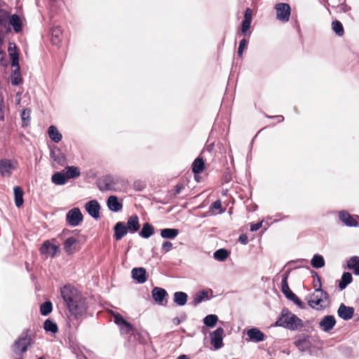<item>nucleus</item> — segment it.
Returning a JSON list of instances; mask_svg holds the SVG:
<instances>
[{
    "mask_svg": "<svg viewBox=\"0 0 359 359\" xmlns=\"http://www.w3.org/2000/svg\"><path fill=\"white\" fill-rule=\"evenodd\" d=\"M60 294L72 316L78 318L86 312V298L75 287L71 285H65L60 289Z\"/></svg>",
    "mask_w": 359,
    "mask_h": 359,
    "instance_id": "f257e3e1",
    "label": "nucleus"
},
{
    "mask_svg": "<svg viewBox=\"0 0 359 359\" xmlns=\"http://www.w3.org/2000/svg\"><path fill=\"white\" fill-rule=\"evenodd\" d=\"M31 343V337L27 333L22 334L12 346L14 359H23V354L27 351Z\"/></svg>",
    "mask_w": 359,
    "mask_h": 359,
    "instance_id": "f03ea898",
    "label": "nucleus"
},
{
    "mask_svg": "<svg viewBox=\"0 0 359 359\" xmlns=\"http://www.w3.org/2000/svg\"><path fill=\"white\" fill-rule=\"evenodd\" d=\"M302 320L287 310L282 311L281 316L276 322V325L290 330H295L301 325Z\"/></svg>",
    "mask_w": 359,
    "mask_h": 359,
    "instance_id": "7ed1b4c3",
    "label": "nucleus"
},
{
    "mask_svg": "<svg viewBox=\"0 0 359 359\" xmlns=\"http://www.w3.org/2000/svg\"><path fill=\"white\" fill-rule=\"evenodd\" d=\"M290 270H287L282 277L281 280V291L285 297L292 301L294 304L298 306L299 308H302V302L299 297L290 289L287 283V278L289 276Z\"/></svg>",
    "mask_w": 359,
    "mask_h": 359,
    "instance_id": "20e7f679",
    "label": "nucleus"
},
{
    "mask_svg": "<svg viewBox=\"0 0 359 359\" xmlns=\"http://www.w3.org/2000/svg\"><path fill=\"white\" fill-rule=\"evenodd\" d=\"M276 11V18L279 21L286 22L289 21L291 8L287 3H278L275 5Z\"/></svg>",
    "mask_w": 359,
    "mask_h": 359,
    "instance_id": "39448f33",
    "label": "nucleus"
},
{
    "mask_svg": "<svg viewBox=\"0 0 359 359\" xmlns=\"http://www.w3.org/2000/svg\"><path fill=\"white\" fill-rule=\"evenodd\" d=\"M66 219L70 226H76L82 222L83 215L78 208H74L67 213Z\"/></svg>",
    "mask_w": 359,
    "mask_h": 359,
    "instance_id": "423d86ee",
    "label": "nucleus"
},
{
    "mask_svg": "<svg viewBox=\"0 0 359 359\" xmlns=\"http://www.w3.org/2000/svg\"><path fill=\"white\" fill-rule=\"evenodd\" d=\"M17 163L7 158L0 161V172L4 177H10L12 171L15 170Z\"/></svg>",
    "mask_w": 359,
    "mask_h": 359,
    "instance_id": "0eeeda50",
    "label": "nucleus"
},
{
    "mask_svg": "<svg viewBox=\"0 0 359 359\" xmlns=\"http://www.w3.org/2000/svg\"><path fill=\"white\" fill-rule=\"evenodd\" d=\"M224 329L222 327L217 328L210 334L211 344L215 349H219L223 346Z\"/></svg>",
    "mask_w": 359,
    "mask_h": 359,
    "instance_id": "6e6552de",
    "label": "nucleus"
},
{
    "mask_svg": "<svg viewBox=\"0 0 359 359\" xmlns=\"http://www.w3.org/2000/svg\"><path fill=\"white\" fill-rule=\"evenodd\" d=\"M311 337L306 334H302L299 336L298 339L295 340L294 344L301 351H310L311 342Z\"/></svg>",
    "mask_w": 359,
    "mask_h": 359,
    "instance_id": "1a4fd4ad",
    "label": "nucleus"
},
{
    "mask_svg": "<svg viewBox=\"0 0 359 359\" xmlns=\"http://www.w3.org/2000/svg\"><path fill=\"white\" fill-rule=\"evenodd\" d=\"M86 210L94 219L100 218V205L95 200H91L86 204Z\"/></svg>",
    "mask_w": 359,
    "mask_h": 359,
    "instance_id": "9d476101",
    "label": "nucleus"
},
{
    "mask_svg": "<svg viewBox=\"0 0 359 359\" xmlns=\"http://www.w3.org/2000/svg\"><path fill=\"white\" fill-rule=\"evenodd\" d=\"M59 250V247L56 245L52 244L49 241L43 242L40 248V252L42 255H49L54 257Z\"/></svg>",
    "mask_w": 359,
    "mask_h": 359,
    "instance_id": "9b49d317",
    "label": "nucleus"
},
{
    "mask_svg": "<svg viewBox=\"0 0 359 359\" xmlns=\"http://www.w3.org/2000/svg\"><path fill=\"white\" fill-rule=\"evenodd\" d=\"M329 304V298L327 292L321 289H316V306L325 308Z\"/></svg>",
    "mask_w": 359,
    "mask_h": 359,
    "instance_id": "f8f14e48",
    "label": "nucleus"
},
{
    "mask_svg": "<svg viewBox=\"0 0 359 359\" xmlns=\"http://www.w3.org/2000/svg\"><path fill=\"white\" fill-rule=\"evenodd\" d=\"M337 313L341 318L348 320L352 318L354 313V309L341 304L338 309Z\"/></svg>",
    "mask_w": 359,
    "mask_h": 359,
    "instance_id": "ddd939ff",
    "label": "nucleus"
},
{
    "mask_svg": "<svg viewBox=\"0 0 359 359\" xmlns=\"http://www.w3.org/2000/svg\"><path fill=\"white\" fill-rule=\"evenodd\" d=\"M126 227L128 231L130 233H135L137 232L140 227L139 217L137 215L129 217L127 220Z\"/></svg>",
    "mask_w": 359,
    "mask_h": 359,
    "instance_id": "4468645a",
    "label": "nucleus"
},
{
    "mask_svg": "<svg viewBox=\"0 0 359 359\" xmlns=\"http://www.w3.org/2000/svg\"><path fill=\"white\" fill-rule=\"evenodd\" d=\"M151 295L156 302L163 305V300L168 296V293L163 288L155 287L151 291Z\"/></svg>",
    "mask_w": 359,
    "mask_h": 359,
    "instance_id": "2eb2a0df",
    "label": "nucleus"
},
{
    "mask_svg": "<svg viewBox=\"0 0 359 359\" xmlns=\"http://www.w3.org/2000/svg\"><path fill=\"white\" fill-rule=\"evenodd\" d=\"M114 238L116 241H120L129 233L126 227V224L123 222H117L114 227Z\"/></svg>",
    "mask_w": 359,
    "mask_h": 359,
    "instance_id": "dca6fc26",
    "label": "nucleus"
},
{
    "mask_svg": "<svg viewBox=\"0 0 359 359\" xmlns=\"http://www.w3.org/2000/svg\"><path fill=\"white\" fill-rule=\"evenodd\" d=\"M132 278L139 283H144L147 281V272L142 267L134 268L132 271Z\"/></svg>",
    "mask_w": 359,
    "mask_h": 359,
    "instance_id": "f3484780",
    "label": "nucleus"
},
{
    "mask_svg": "<svg viewBox=\"0 0 359 359\" xmlns=\"http://www.w3.org/2000/svg\"><path fill=\"white\" fill-rule=\"evenodd\" d=\"M9 21V13L5 9L2 8V1L0 0V30L5 29L9 31L10 28L8 26Z\"/></svg>",
    "mask_w": 359,
    "mask_h": 359,
    "instance_id": "a211bd4d",
    "label": "nucleus"
},
{
    "mask_svg": "<svg viewBox=\"0 0 359 359\" xmlns=\"http://www.w3.org/2000/svg\"><path fill=\"white\" fill-rule=\"evenodd\" d=\"M339 219L346 226H357L358 222L353 216L346 211H341L339 214Z\"/></svg>",
    "mask_w": 359,
    "mask_h": 359,
    "instance_id": "6ab92c4d",
    "label": "nucleus"
},
{
    "mask_svg": "<svg viewBox=\"0 0 359 359\" xmlns=\"http://www.w3.org/2000/svg\"><path fill=\"white\" fill-rule=\"evenodd\" d=\"M336 324L335 318L333 316H326L319 323V326L325 332L331 330Z\"/></svg>",
    "mask_w": 359,
    "mask_h": 359,
    "instance_id": "aec40b11",
    "label": "nucleus"
},
{
    "mask_svg": "<svg viewBox=\"0 0 359 359\" xmlns=\"http://www.w3.org/2000/svg\"><path fill=\"white\" fill-rule=\"evenodd\" d=\"M77 240L74 237L67 238L64 242V250L68 255H72L76 251Z\"/></svg>",
    "mask_w": 359,
    "mask_h": 359,
    "instance_id": "412c9836",
    "label": "nucleus"
},
{
    "mask_svg": "<svg viewBox=\"0 0 359 359\" xmlns=\"http://www.w3.org/2000/svg\"><path fill=\"white\" fill-rule=\"evenodd\" d=\"M108 208L112 212H118L123 208L122 203L119 202L117 196H110L107 199Z\"/></svg>",
    "mask_w": 359,
    "mask_h": 359,
    "instance_id": "4be33fe9",
    "label": "nucleus"
},
{
    "mask_svg": "<svg viewBox=\"0 0 359 359\" xmlns=\"http://www.w3.org/2000/svg\"><path fill=\"white\" fill-rule=\"evenodd\" d=\"M247 334L255 342H260L264 340V334L255 327L248 330Z\"/></svg>",
    "mask_w": 359,
    "mask_h": 359,
    "instance_id": "5701e85b",
    "label": "nucleus"
},
{
    "mask_svg": "<svg viewBox=\"0 0 359 359\" xmlns=\"http://www.w3.org/2000/svg\"><path fill=\"white\" fill-rule=\"evenodd\" d=\"M112 178L111 176H105L97 182V187L101 191H106L112 188Z\"/></svg>",
    "mask_w": 359,
    "mask_h": 359,
    "instance_id": "b1692460",
    "label": "nucleus"
},
{
    "mask_svg": "<svg viewBox=\"0 0 359 359\" xmlns=\"http://www.w3.org/2000/svg\"><path fill=\"white\" fill-rule=\"evenodd\" d=\"M16 48H17L15 43H9L8 52L11 59V65L18 67L19 55Z\"/></svg>",
    "mask_w": 359,
    "mask_h": 359,
    "instance_id": "393cba45",
    "label": "nucleus"
},
{
    "mask_svg": "<svg viewBox=\"0 0 359 359\" xmlns=\"http://www.w3.org/2000/svg\"><path fill=\"white\" fill-rule=\"evenodd\" d=\"M50 156L51 159H53V161H54L55 162L60 165L64 164L65 161L64 154L62 153L61 150L57 147H55L53 149H51Z\"/></svg>",
    "mask_w": 359,
    "mask_h": 359,
    "instance_id": "a878e982",
    "label": "nucleus"
},
{
    "mask_svg": "<svg viewBox=\"0 0 359 359\" xmlns=\"http://www.w3.org/2000/svg\"><path fill=\"white\" fill-rule=\"evenodd\" d=\"M155 233L154 226L147 222L144 223L142 226L141 231L139 232V235L143 238H149L151 236H153Z\"/></svg>",
    "mask_w": 359,
    "mask_h": 359,
    "instance_id": "bb28decb",
    "label": "nucleus"
},
{
    "mask_svg": "<svg viewBox=\"0 0 359 359\" xmlns=\"http://www.w3.org/2000/svg\"><path fill=\"white\" fill-rule=\"evenodd\" d=\"M8 25H11L13 27L15 32L16 33H18L22 30V20L16 14H14L11 17L8 21Z\"/></svg>",
    "mask_w": 359,
    "mask_h": 359,
    "instance_id": "cd10ccee",
    "label": "nucleus"
},
{
    "mask_svg": "<svg viewBox=\"0 0 359 359\" xmlns=\"http://www.w3.org/2000/svg\"><path fill=\"white\" fill-rule=\"evenodd\" d=\"M347 268L353 270L355 275L359 276V257H351L347 261Z\"/></svg>",
    "mask_w": 359,
    "mask_h": 359,
    "instance_id": "c85d7f7f",
    "label": "nucleus"
},
{
    "mask_svg": "<svg viewBox=\"0 0 359 359\" xmlns=\"http://www.w3.org/2000/svg\"><path fill=\"white\" fill-rule=\"evenodd\" d=\"M188 299V295L184 292H175L173 295L174 302L180 306H184Z\"/></svg>",
    "mask_w": 359,
    "mask_h": 359,
    "instance_id": "c756f323",
    "label": "nucleus"
},
{
    "mask_svg": "<svg viewBox=\"0 0 359 359\" xmlns=\"http://www.w3.org/2000/svg\"><path fill=\"white\" fill-rule=\"evenodd\" d=\"M14 192V199L15 204L16 207L20 208L22 205L24 200H23V190L20 187H15L13 189Z\"/></svg>",
    "mask_w": 359,
    "mask_h": 359,
    "instance_id": "7c9ffc66",
    "label": "nucleus"
},
{
    "mask_svg": "<svg viewBox=\"0 0 359 359\" xmlns=\"http://www.w3.org/2000/svg\"><path fill=\"white\" fill-rule=\"evenodd\" d=\"M49 137L55 143H58L62 138V134L59 132L57 128L54 126H50L48 129Z\"/></svg>",
    "mask_w": 359,
    "mask_h": 359,
    "instance_id": "2f4dec72",
    "label": "nucleus"
},
{
    "mask_svg": "<svg viewBox=\"0 0 359 359\" xmlns=\"http://www.w3.org/2000/svg\"><path fill=\"white\" fill-rule=\"evenodd\" d=\"M51 180L56 185H64L67 181V177L65 173L56 172L52 175Z\"/></svg>",
    "mask_w": 359,
    "mask_h": 359,
    "instance_id": "473e14b6",
    "label": "nucleus"
},
{
    "mask_svg": "<svg viewBox=\"0 0 359 359\" xmlns=\"http://www.w3.org/2000/svg\"><path fill=\"white\" fill-rule=\"evenodd\" d=\"M179 234V230L177 229H161V236L163 238L174 239Z\"/></svg>",
    "mask_w": 359,
    "mask_h": 359,
    "instance_id": "72a5a7b5",
    "label": "nucleus"
},
{
    "mask_svg": "<svg viewBox=\"0 0 359 359\" xmlns=\"http://www.w3.org/2000/svg\"><path fill=\"white\" fill-rule=\"evenodd\" d=\"M353 280V277L351 273L344 272L342 274L341 280L339 283V287L341 290H343L346 286L350 284Z\"/></svg>",
    "mask_w": 359,
    "mask_h": 359,
    "instance_id": "f704fd0d",
    "label": "nucleus"
},
{
    "mask_svg": "<svg viewBox=\"0 0 359 359\" xmlns=\"http://www.w3.org/2000/svg\"><path fill=\"white\" fill-rule=\"evenodd\" d=\"M15 67L13 70L11 76V83L13 86H18L22 82V78L20 72V65L13 66Z\"/></svg>",
    "mask_w": 359,
    "mask_h": 359,
    "instance_id": "c9c22d12",
    "label": "nucleus"
},
{
    "mask_svg": "<svg viewBox=\"0 0 359 359\" xmlns=\"http://www.w3.org/2000/svg\"><path fill=\"white\" fill-rule=\"evenodd\" d=\"M205 168L204 161L201 158L194 160L192 164V172L194 174H199L203 172Z\"/></svg>",
    "mask_w": 359,
    "mask_h": 359,
    "instance_id": "e433bc0d",
    "label": "nucleus"
},
{
    "mask_svg": "<svg viewBox=\"0 0 359 359\" xmlns=\"http://www.w3.org/2000/svg\"><path fill=\"white\" fill-rule=\"evenodd\" d=\"M208 299V292L202 290L196 292L194 296L193 304L196 306L201 304L202 302L205 301Z\"/></svg>",
    "mask_w": 359,
    "mask_h": 359,
    "instance_id": "4c0bfd02",
    "label": "nucleus"
},
{
    "mask_svg": "<svg viewBox=\"0 0 359 359\" xmlns=\"http://www.w3.org/2000/svg\"><path fill=\"white\" fill-rule=\"evenodd\" d=\"M66 173L65 175L68 179L75 178L80 176L81 172L77 167L75 166H67L65 168Z\"/></svg>",
    "mask_w": 359,
    "mask_h": 359,
    "instance_id": "58836bf2",
    "label": "nucleus"
},
{
    "mask_svg": "<svg viewBox=\"0 0 359 359\" xmlns=\"http://www.w3.org/2000/svg\"><path fill=\"white\" fill-rule=\"evenodd\" d=\"M51 41L53 43L57 44L60 40L62 36V30L60 27H55L52 28L51 29Z\"/></svg>",
    "mask_w": 359,
    "mask_h": 359,
    "instance_id": "ea45409f",
    "label": "nucleus"
},
{
    "mask_svg": "<svg viewBox=\"0 0 359 359\" xmlns=\"http://www.w3.org/2000/svg\"><path fill=\"white\" fill-rule=\"evenodd\" d=\"M43 329L46 332H50L53 334L56 333L58 331L57 324L49 319L45 320L43 323Z\"/></svg>",
    "mask_w": 359,
    "mask_h": 359,
    "instance_id": "a19ab883",
    "label": "nucleus"
},
{
    "mask_svg": "<svg viewBox=\"0 0 359 359\" xmlns=\"http://www.w3.org/2000/svg\"><path fill=\"white\" fill-rule=\"evenodd\" d=\"M332 29L339 36H341L344 33V27L339 20H334L332 22Z\"/></svg>",
    "mask_w": 359,
    "mask_h": 359,
    "instance_id": "79ce46f5",
    "label": "nucleus"
},
{
    "mask_svg": "<svg viewBox=\"0 0 359 359\" xmlns=\"http://www.w3.org/2000/svg\"><path fill=\"white\" fill-rule=\"evenodd\" d=\"M218 320V318L216 315L210 314L205 317L203 319V323L210 327H214Z\"/></svg>",
    "mask_w": 359,
    "mask_h": 359,
    "instance_id": "37998d69",
    "label": "nucleus"
},
{
    "mask_svg": "<svg viewBox=\"0 0 359 359\" xmlns=\"http://www.w3.org/2000/svg\"><path fill=\"white\" fill-rule=\"evenodd\" d=\"M53 310L52 303L49 301L43 302L40 306V313L42 316H48Z\"/></svg>",
    "mask_w": 359,
    "mask_h": 359,
    "instance_id": "c03bdc74",
    "label": "nucleus"
},
{
    "mask_svg": "<svg viewBox=\"0 0 359 359\" xmlns=\"http://www.w3.org/2000/svg\"><path fill=\"white\" fill-rule=\"evenodd\" d=\"M229 257V252L225 249H219L214 252V257L219 261H224Z\"/></svg>",
    "mask_w": 359,
    "mask_h": 359,
    "instance_id": "a18cd8bd",
    "label": "nucleus"
},
{
    "mask_svg": "<svg viewBox=\"0 0 359 359\" xmlns=\"http://www.w3.org/2000/svg\"><path fill=\"white\" fill-rule=\"evenodd\" d=\"M119 328L122 334H130L133 331V325L128 321H126L124 323L120 325Z\"/></svg>",
    "mask_w": 359,
    "mask_h": 359,
    "instance_id": "49530a36",
    "label": "nucleus"
},
{
    "mask_svg": "<svg viewBox=\"0 0 359 359\" xmlns=\"http://www.w3.org/2000/svg\"><path fill=\"white\" fill-rule=\"evenodd\" d=\"M248 44V41L245 39H243L240 41L238 49V55L241 57L243 55V50L246 48Z\"/></svg>",
    "mask_w": 359,
    "mask_h": 359,
    "instance_id": "de8ad7c7",
    "label": "nucleus"
},
{
    "mask_svg": "<svg viewBox=\"0 0 359 359\" xmlns=\"http://www.w3.org/2000/svg\"><path fill=\"white\" fill-rule=\"evenodd\" d=\"M30 113H31V110L30 109H24L22 111V114H21V118L22 120V122L25 123V124H27V123L29 121V117H30Z\"/></svg>",
    "mask_w": 359,
    "mask_h": 359,
    "instance_id": "09e8293b",
    "label": "nucleus"
},
{
    "mask_svg": "<svg viewBox=\"0 0 359 359\" xmlns=\"http://www.w3.org/2000/svg\"><path fill=\"white\" fill-rule=\"evenodd\" d=\"M325 261L321 255H316V269L324 266Z\"/></svg>",
    "mask_w": 359,
    "mask_h": 359,
    "instance_id": "8fccbe9b",
    "label": "nucleus"
},
{
    "mask_svg": "<svg viewBox=\"0 0 359 359\" xmlns=\"http://www.w3.org/2000/svg\"><path fill=\"white\" fill-rule=\"evenodd\" d=\"M210 209L212 210H219L220 212H224L223 210H222V203H221V201H219V200L213 202L210 205Z\"/></svg>",
    "mask_w": 359,
    "mask_h": 359,
    "instance_id": "3c124183",
    "label": "nucleus"
},
{
    "mask_svg": "<svg viewBox=\"0 0 359 359\" xmlns=\"http://www.w3.org/2000/svg\"><path fill=\"white\" fill-rule=\"evenodd\" d=\"M172 248V243H170V241H165L163 244H162V247H161V250L163 251L164 252H168L169 251H170Z\"/></svg>",
    "mask_w": 359,
    "mask_h": 359,
    "instance_id": "603ef678",
    "label": "nucleus"
},
{
    "mask_svg": "<svg viewBox=\"0 0 359 359\" xmlns=\"http://www.w3.org/2000/svg\"><path fill=\"white\" fill-rule=\"evenodd\" d=\"M351 9V7L345 4H341L337 6V11L338 13H346Z\"/></svg>",
    "mask_w": 359,
    "mask_h": 359,
    "instance_id": "864d4df0",
    "label": "nucleus"
},
{
    "mask_svg": "<svg viewBox=\"0 0 359 359\" xmlns=\"http://www.w3.org/2000/svg\"><path fill=\"white\" fill-rule=\"evenodd\" d=\"M4 97L0 94V121L4 118Z\"/></svg>",
    "mask_w": 359,
    "mask_h": 359,
    "instance_id": "5fc2aeb1",
    "label": "nucleus"
},
{
    "mask_svg": "<svg viewBox=\"0 0 359 359\" xmlns=\"http://www.w3.org/2000/svg\"><path fill=\"white\" fill-rule=\"evenodd\" d=\"M126 321V320L123 318V316L121 314L117 313L114 315V323L118 326L121 325Z\"/></svg>",
    "mask_w": 359,
    "mask_h": 359,
    "instance_id": "6e6d98bb",
    "label": "nucleus"
},
{
    "mask_svg": "<svg viewBox=\"0 0 359 359\" xmlns=\"http://www.w3.org/2000/svg\"><path fill=\"white\" fill-rule=\"evenodd\" d=\"M250 24H251V21H248V20H244L242 21L241 29H242L243 33H245L248 30L250 29Z\"/></svg>",
    "mask_w": 359,
    "mask_h": 359,
    "instance_id": "4d7b16f0",
    "label": "nucleus"
},
{
    "mask_svg": "<svg viewBox=\"0 0 359 359\" xmlns=\"http://www.w3.org/2000/svg\"><path fill=\"white\" fill-rule=\"evenodd\" d=\"M243 20H248V21H252V11L249 8H248L245 11Z\"/></svg>",
    "mask_w": 359,
    "mask_h": 359,
    "instance_id": "13d9d810",
    "label": "nucleus"
},
{
    "mask_svg": "<svg viewBox=\"0 0 359 359\" xmlns=\"http://www.w3.org/2000/svg\"><path fill=\"white\" fill-rule=\"evenodd\" d=\"M262 222L256 223V224H250V231H256L262 227Z\"/></svg>",
    "mask_w": 359,
    "mask_h": 359,
    "instance_id": "bf43d9fd",
    "label": "nucleus"
},
{
    "mask_svg": "<svg viewBox=\"0 0 359 359\" xmlns=\"http://www.w3.org/2000/svg\"><path fill=\"white\" fill-rule=\"evenodd\" d=\"M238 241L244 245H246L248 243V236L245 234H241L239 236Z\"/></svg>",
    "mask_w": 359,
    "mask_h": 359,
    "instance_id": "052dcab7",
    "label": "nucleus"
},
{
    "mask_svg": "<svg viewBox=\"0 0 359 359\" xmlns=\"http://www.w3.org/2000/svg\"><path fill=\"white\" fill-rule=\"evenodd\" d=\"M270 118H277L278 123H281L284 121V117L282 115L269 116Z\"/></svg>",
    "mask_w": 359,
    "mask_h": 359,
    "instance_id": "680f3d73",
    "label": "nucleus"
},
{
    "mask_svg": "<svg viewBox=\"0 0 359 359\" xmlns=\"http://www.w3.org/2000/svg\"><path fill=\"white\" fill-rule=\"evenodd\" d=\"M183 187L182 185H176L175 186V195L179 194L181 192L182 189Z\"/></svg>",
    "mask_w": 359,
    "mask_h": 359,
    "instance_id": "e2e57ef3",
    "label": "nucleus"
},
{
    "mask_svg": "<svg viewBox=\"0 0 359 359\" xmlns=\"http://www.w3.org/2000/svg\"><path fill=\"white\" fill-rule=\"evenodd\" d=\"M308 304L312 308L314 309V300L309 299L308 300Z\"/></svg>",
    "mask_w": 359,
    "mask_h": 359,
    "instance_id": "0e129e2a",
    "label": "nucleus"
},
{
    "mask_svg": "<svg viewBox=\"0 0 359 359\" xmlns=\"http://www.w3.org/2000/svg\"><path fill=\"white\" fill-rule=\"evenodd\" d=\"M177 359H189V358L188 355L183 354L178 356Z\"/></svg>",
    "mask_w": 359,
    "mask_h": 359,
    "instance_id": "69168bd1",
    "label": "nucleus"
},
{
    "mask_svg": "<svg viewBox=\"0 0 359 359\" xmlns=\"http://www.w3.org/2000/svg\"><path fill=\"white\" fill-rule=\"evenodd\" d=\"M314 263H315V261H314V256H313V257L311 259V265L314 267Z\"/></svg>",
    "mask_w": 359,
    "mask_h": 359,
    "instance_id": "338daca9",
    "label": "nucleus"
},
{
    "mask_svg": "<svg viewBox=\"0 0 359 359\" xmlns=\"http://www.w3.org/2000/svg\"><path fill=\"white\" fill-rule=\"evenodd\" d=\"M174 323H177V324H180V319H179V318H175L174 319Z\"/></svg>",
    "mask_w": 359,
    "mask_h": 359,
    "instance_id": "774afa93",
    "label": "nucleus"
}]
</instances>
